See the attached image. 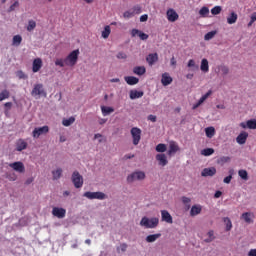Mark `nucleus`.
Listing matches in <instances>:
<instances>
[{"label": "nucleus", "mask_w": 256, "mask_h": 256, "mask_svg": "<svg viewBox=\"0 0 256 256\" xmlns=\"http://www.w3.org/2000/svg\"><path fill=\"white\" fill-rule=\"evenodd\" d=\"M159 225V218L153 217L148 218L144 216L140 221V226L145 227V229H155Z\"/></svg>", "instance_id": "obj_1"}, {"label": "nucleus", "mask_w": 256, "mask_h": 256, "mask_svg": "<svg viewBox=\"0 0 256 256\" xmlns=\"http://www.w3.org/2000/svg\"><path fill=\"white\" fill-rule=\"evenodd\" d=\"M77 61H79V49L72 51L66 58H65V65L67 67H75L77 65Z\"/></svg>", "instance_id": "obj_2"}, {"label": "nucleus", "mask_w": 256, "mask_h": 256, "mask_svg": "<svg viewBox=\"0 0 256 256\" xmlns=\"http://www.w3.org/2000/svg\"><path fill=\"white\" fill-rule=\"evenodd\" d=\"M31 95L32 97H47V92L45 91L43 84H35L31 91Z\"/></svg>", "instance_id": "obj_3"}, {"label": "nucleus", "mask_w": 256, "mask_h": 256, "mask_svg": "<svg viewBox=\"0 0 256 256\" xmlns=\"http://www.w3.org/2000/svg\"><path fill=\"white\" fill-rule=\"evenodd\" d=\"M146 175L143 171H135L127 176V182L133 183L134 181H143Z\"/></svg>", "instance_id": "obj_4"}, {"label": "nucleus", "mask_w": 256, "mask_h": 256, "mask_svg": "<svg viewBox=\"0 0 256 256\" xmlns=\"http://www.w3.org/2000/svg\"><path fill=\"white\" fill-rule=\"evenodd\" d=\"M83 197H86V199H99L100 201H103V199H107V196L103 192H85L83 194Z\"/></svg>", "instance_id": "obj_5"}, {"label": "nucleus", "mask_w": 256, "mask_h": 256, "mask_svg": "<svg viewBox=\"0 0 256 256\" xmlns=\"http://www.w3.org/2000/svg\"><path fill=\"white\" fill-rule=\"evenodd\" d=\"M72 183L76 189L83 187V176L78 171H74L72 174Z\"/></svg>", "instance_id": "obj_6"}, {"label": "nucleus", "mask_w": 256, "mask_h": 256, "mask_svg": "<svg viewBox=\"0 0 256 256\" xmlns=\"http://www.w3.org/2000/svg\"><path fill=\"white\" fill-rule=\"evenodd\" d=\"M130 133L133 145H138L141 142V128L133 127Z\"/></svg>", "instance_id": "obj_7"}, {"label": "nucleus", "mask_w": 256, "mask_h": 256, "mask_svg": "<svg viewBox=\"0 0 256 256\" xmlns=\"http://www.w3.org/2000/svg\"><path fill=\"white\" fill-rule=\"evenodd\" d=\"M46 133H49V126L35 128L32 132V136L34 139H39L41 135H46Z\"/></svg>", "instance_id": "obj_8"}, {"label": "nucleus", "mask_w": 256, "mask_h": 256, "mask_svg": "<svg viewBox=\"0 0 256 256\" xmlns=\"http://www.w3.org/2000/svg\"><path fill=\"white\" fill-rule=\"evenodd\" d=\"M9 167H11V169L17 173H25V164H23L21 161L10 163Z\"/></svg>", "instance_id": "obj_9"}, {"label": "nucleus", "mask_w": 256, "mask_h": 256, "mask_svg": "<svg viewBox=\"0 0 256 256\" xmlns=\"http://www.w3.org/2000/svg\"><path fill=\"white\" fill-rule=\"evenodd\" d=\"M166 17L170 23H175L179 19V14L173 8H169L166 12Z\"/></svg>", "instance_id": "obj_10"}, {"label": "nucleus", "mask_w": 256, "mask_h": 256, "mask_svg": "<svg viewBox=\"0 0 256 256\" xmlns=\"http://www.w3.org/2000/svg\"><path fill=\"white\" fill-rule=\"evenodd\" d=\"M66 214L67 210H65V208L54 207L52 209V215L58 219H63Z\"/></svg>", "instance_id": "obj_11"}, {"label": "nucleus", "mask_w": 256, "mask_h": 256, "mask_svg": "<svg viewBox=\"0 0 256 256\" xmlns=\"http://www.w3.org/2000/svg\"><path fill=\"white\" fill-rule=\"evenodd\" d=\"M43 67V60L41 58H35L32 62V71L33 73H39Z\"/></svg>", "instance_id": "obj_12"}, {"label": "nucleus", "mask_w": 256, "mask_h": 256, "mask_svg": "<svg viewBox=\"0 0 256 256\" xmlns=\"http://www.w3.org/2000/svg\"><path fill=\"white\" fill-rule=\"evenodd\" d=\"M131 35H132V37H137V35H138L139 38L141 39V41H147L149 39L148 34H146L145 32H143L141 30H138V29H132Z\"/></svg>", "instance_id": "obj_13"}, {"label": "nucleus", "mask_w": 256, "mask_h": 256, "mask_svg": "<svg viewBox=\"0 0 256 256\" xmlns=\"http://www.w3.org/2000/svg\"><path fill=\"white\" fill-rule=\"evenodd\" d=\"M240 219H243L245 223L251 225V223H253V219H255V214H253L252 212H244L242 213Z\"/></svg>", "instance_id": "obj_14"}, {"label": "nucleus", "mask_w": 256, "mask_h": 256, "mask_svg": "<svg viewBox=\"0 0 256 256\" xmlns=\"http://www.w3.org/2000/svg\"><path fill=\"white\" fill-rule=\"evenodd\" d=\"M146 61L150 67H153L157 61H159V54L151 53L146 57Z\"/></svg>", "instance_id": "obj_15"}, {"label": "nucleus", "mask_w": 256, "mask_h": 256, "mask_svg": "<svg viewBox=\"0 0 256 256\" xmlns=\"http://www.w3.org/2000/svg\"><path fill=\"white\" fill-rule=\"evenodd\" d=\"M249 137V133L242 131L237 137L236 142L238 145H245L247 143V138Z\"/></svg>", "instance_id": "obj_16"}, {"label": "nucleus", "mask_w": 256, "mask_h": 256, "mask_svg": "<svg viewBox=\"0 0 256 256\" xmlns=\"http://www.w3.org/2000/svg\"><path fill=\"white\" fill-rule=\"evenodd\" d=\"M217 173V169L215 167L204 168L201 172L202 177H213Z\"/></svg>", "instance_id": "obj_17"}, {"label": "nucleus", "mask_w": 256, "mask_h": 256, "mask_svg": "<svg viewBox=\"0 0 256 256\" xmlns=\"http://www.w3.org/2000/svg\"><path fill=\"white\" fill-rule=\"evenodd\" d=\"M161 83L164 87H167V85H171V83H173V78L169 75V73L165 72L162 74Z\"/></svg>", "instance_id": "obj_18"}, {"label": "nucleus", "mask_w": 256, "mask_h": 256, "mask_svg": "<svg viewBox=\"0 0 256 256\" xmlns=\"http://www.w3.org/2000/svg\"><path fill=\"white\" fill-rule=\"evenodd\" d=\"M162 221H165V223H173V216L169 213L167 210L161 211Z\"/></svg>", "instance_id": "obj_19"}, {"label": "nucleus", "mask_w": 256, "mask_h": 256, "mask_svg": "<svg viewBox=\"0 0 256 256\" xmlns=\"http://www.w3.org/2000/svg\"><path fill=\"white\" fill-rule=\"evenodd\" d=\"M156 160L158 161L161 167H165L169 161L167 160V156L165 154H157Z\"/></svg>", "instance_id": "obj_20"}, {"label": "nucleus", "mask_w": 256, "mask_h": 256, "mask_svg": "<svg viewBox=\"0 0 256 256\" xmlns=\"http://www.w3.org/2000/svg\"><path fill=\"white\" fill-rule=\"evenodd\" d=\"M27 145L28 144L24 139H18L16 142V151H25Z\"/></svg>", "instance_id": "obj_21"}, {"label": "nucleus", "mask_w": 256, "mask_h": 256, "mask_svg": "<svg viewBox=\"0 0 256 256\" xmlns=\"http://www.w3.org/2000/svg\"><path fill=\"white\" fill-rule=\"evenodd\" d=\"M179 151V145H177V142L172 141L169 144V150H168V155H173Z\"/></svg>", "instance_id": "obj_22"}, {"label": "nucleus", "mask_w": 256, "mask_h": 256, "mask_svg": "<svg viewBox=\"0 0 256 256\" xmlns=\"http://www.w3.org/2000/svg\"><path fill=\"white\" fill-rule=\"evenodd\" d=\"M200 70L202 73H209V60L207 58L201 60Z\"/></svg>", "instance_id": "obj_23"}, {"label": "nucleus", "mask_w": 256, "mask_h": 256, "mask_svg": "<svg viewBox=\"0 0 256 256\" xmlns=\"http://www.w3.org/2000/svg\"><path fill=\"white\" fill-rule=\"evenodd\" d=\"M143 95H145V93L143 91H139V90H131L130 91V99H132V100L141 99V97H143Z\"/></svg>", "instance_id": "obj_24"}, {"label": "nucleus", "mask_w": 256, "mask_h": 256, "mask_svg": "<svg viewBox=\"0 0 256 256\" xmlns=\"http://www.w3.org/2000/svg\"><path fill=\"white\" fill-rule=\"evenodd\" d=\"M124 81H126L127 85H137V83H139V78L135 76H125Z\"/></svg>", "instance_id": "obj_25"}, {"label": "nucleus", "mask_w": 256, "mask_h": 256, "mask_svg": "<svg viewBox=\"0 0 256 256\" xmlns=\"http://www.w3.org/2000/svg\"><path fill=\"white\" fill-rule=\"evenodd\" d=\"M145 73H147V69L145 68V66H136L133 68V74L134 75H145Z\"/></svg>", "instance_id": "obj_26"}, {"label": "nucleus", "mask_w": 256, "mask_h": 256, "mask_svg": "<svg viewBox=\"0 0 256 256\" xmlns=\"http://www.w3.org/2000/svg\"><path fill=\"white\" fill-rule=\"evenodd\" d=\"M115 109L113 107L109 106H101V112L104 117H107V115H111V113H114Z\"/></svg>", "instance_id": "obj_27"}, {"label": "nucleus", "mask_w": 256, "mask_h": 256, "mask_svg": "<svg viewBox=\"0 0 256 256\" xmlns=\"http://www.w3.org/2000/svg\"><path fill=\"white\" fill-rule=\"evenodd\" d=\"M205 133H206V137H208V139H213V137H215V127L210 126L205 128Z\"/></svg>", "instance_id": "obj_28"}, {"label": "nucleus", "mask_w": 256, "mask_h": 256, "mask_svg": "<svg viewBox=\"0 0 256 256\" xmlns=\"http://www.w3.org/2000/svg\"><path fill=\"white\" fill-rule=\"evenodd\" d=\"M62 175H63V169H61V168H58V169L52 171V177H53L54 181L61 179Z\"/></svg>", "instance_id": "obj_29"}, {"label": "nucleus", "mask_w": 256, "mask_h": 256, "mask_svg": "<svg viewBox=\"0 0 256 256\" xmlns=\"http://www.w3.org/2000/svg\"><path fill=\"white\" fill-rule=\"evenodd\" d=\"M201 210H202L201 206H197V205L192 206L190 210L191 217H195L199 215L201 213Z\"/></svg>", "instance_id": "obj_30"}, {"label": "nucleus", "mask_w": 256, "mask_h": 256, "mask_svg": "<svg viewBox=\"0 0 256 256\" xmlns=\"http://www.w3.org/2000/svg\"><path fill=\"white\" fill-rule=\"evenodd\" d=\"M159 237H161V233L148 235V236L146 237V242H147V243H155V241H156L157 239H159Z\"/></svg>", "instance_id": "obj_31"}, {"label": "nucleus", "mask_w": 256, "mask_h": 256, "mask_svg": "<svg viewBox=\"0 0 256 256\" xmlns=\"http://www.w3.org/2000/svg\"><path fill=\"white\" fill-rule=\"evenodd\" d=\"M22 41H23V37H21V35H15L13 36V39H12V45H14V47H19Z\"/></svg>", "instance_id": "obj_32"}, {"label": "nucleus", "mask_w": 256, "mask_h": 256, "mask_svg": "<svg viewBox=\"0 0 256 256\" xmlns=\"http://www.w3.org/2000/svg\"><path fill=\"white\" fill-rule=\"evenodd\" d=\"M237 13H235V12H232L231 14H230V16H228V18H227V23L229 24V25H233L234 23H237Z\"/></svg>", "instance_id": "obj_33"}, {"label": "nucleus", "mask_w": 256, "mask_h": 256, "mask_svg": "<svg viewBox=\"0 0 256 256\" xmlns=\"http://www.w3.org/2000/svg\"><path fill=\"white\" fill-rule=\"evenodd\" d=\"M110 35H111V26L107 25L104 27V30L102 31V38L109 39Z\"/></svg>", "instance_id": "obj_34"}, {"label": "nucleus", "mask_w": 256, "mask_h": 256, "mask_svg": "<svg viewBox=\"0 0 256 256\" xmlns=\"http://www.w3.org/2000/svg\"><path fill=\"white\" fill-rule=\"evenodd\" d=\"M213 153H215V149L213 148H205L201 151V155H203L204 157H209L213 155Z\"/></svg>", "instance_id": "obj_35"}, {"label": "nucleus", "mask_w": 256, "mask_h": 256, "mask_svg": "<svg viewBox=\"0 0 256 256\" xmlns=\"http://www.w3.org/2000/svg\"><path fill=\"white\" fill-rule=\"evenodd\" d=\"M73 123H75V117L73 116L62 121V125H64V127H70V125H73Z\"/></svg>", "instance_id": "obj_36"}, {"label": "nucleus", "mask_w": 256, "mask_h": 256, "mask_svg": "<svg viewBox=\"0 0 256 256\" xmlns=\"http://www.w3.org/2000/svg\"><path fill=\"white\" fill-rule=\"evenodd\" d=\"M223 221L226 225V231H231L233 229V223L231 222V219L229 217L223 218Z\"/></svg>", "instance_id": "obj_37"}, {"label": "nucleus", "mask_w": 256, "mask_h": 256, "mask_svg": "<svg viewBox=\"0 0 256 256\" xmlns=\"http://www.w3.org/2000/svg\"><path fill=\"white\" fill-rule=\"evenodd\" d=\"M10 93L9 90H3L2 92H0V101H5V99H9L10 97Z\"/></svg>", "instance_id": "obj_38"}, {"label": "nucleus", "mask_w": 256, "mask_h": 256, "mask_svg": "<svg viewBox=\"0 0 256 256\" xmlns=\"http://www.w3.org/2000/svg\"><path fill=\"white\" fill-rule=\"evenodd\" d=\"M208 238H206L204 241L205 243H211V241H213L215 239V232L213 230H210L207 233Z\"/></svg>", "instance_id": "obj_39"}, {"label": "nucleus", "mask_w": 256, "mask_h": 256, "mask_svg": "<svg viewBox=\"0 0 256 256\" xmlns=\"http://www.w3.org/2000/svg\"><path fill=\"white\" fill-rule=\"evenodd\" d=\"M157 153H165L167 151V145L160 143L156 146Z\"/></svg>", "instance_id": "obj_40"}, {"label": "nucleus", "mask_w": 256, "mask_h": 256, "mask_svg": "<svg viewBox=\"0 0 256 256\" xmlns=\"http://www.w3.org/2000/svg\"><path fill=\"white\" fill-rule=\"evenodd\" d=\"M239 177L243 179L244 181H247L249 179V174L247 173V170H239L238 171Z\"/></svg>", "instance_id": "obj_41"}, {"label": "nucleus", "mask_w": 256, "mask_h": 256, "mask_svg": "<svg viewBox=\"0 0 256 256\" xmlns=\"http://www.w3.org/2000/svg\"><path fill=\"white\" fill-rule=\"evenodd\" d=\"M199 15L201 17H207L209 15V8H207V6H204L202 7L200 10H199Z\"/></svg>", "instance_id": "obj_42"}, {"label": "nucleus", "mask_w": 256, "mask_h": 256, "mask_svg": "<svg viewBox=\"0 0 256 256\" xmlns=\"http://www.w3.org/2000/svg\"><path fill=\"white\" fill-rule=\"evenodd\" d=\"M215 35H217L216 31H210L205 34L204 39H205V41H211V39H213V37H215Z\"/></svg>", "instance_id": "obj_43"}, {"label": "nucleus", "mask_w": 256, "mask_h": 256, "mask_svg": "<svg viewBox=\"0 0 256 256\" xmlns=\"http://www.w3.org/2000/svg\"><path fill=\"white\" fill-rule=\"evenodd\" d=\"M182 203L187 207V209H190L191 207V198L189 197H182Z\"/></svg>", "instance_id": "obj_44"}, {"label": "nucleus", "mask_w": 256, "mask_h": 256, "mask_svg": "<svg viewBox=\"0 0 256 256\" xmlns=\"http://www.w3.org/2000/svg\"><path fill=\"white\" fill-rule=\"evenodd\" d=\"M248 129H256V119H251L247 121Z\"/></svg>", "instance_id": "obj_45"}, {"label": "nucleus", "mask_w": 256, "mask_h": 256, "mask_svg": "<svg viewBox=\"0 0 256 256\" xmlns=\"http://www.w3.org/2000/svg\"><path fill=\"white\" fill-rule=\"evenodd\" d=\"M55 65H56V67H65V65H67V64H65V59L57 58L55 60Z\"/></svg>", "instance_id": "obj_46"}, {"label": "nucleus", "mask_w": 256, "mask_h": 256, "mask_svg": "<svg viewBox=\"0 0 256 256\" xmlns=\"http://www.w3.org/2000/svg\"><path fill=\"white\" fill-rule=\"evenodd\" d=\"M124 19H131V17H135V14H133V10H127L123 13Z\"/></svg>", "instance_id": "obj_47"}, {"label": "nucleus", "mask_w": 256, "mask_h": 256, "mask_svg": "<svg viewBox=\"0 0 256 256\" xmlns=\"http://www.w3.org/2000/svg\"><path fill=\"white\" fill-rule=\"evenodd\" d=\"M131 10L134 15H140L142 8L139 5H135L134 7L131 8Z\"/></svg>", "instance_id": "obj_48"}, {"label": "nucleus", "mask_w": 256, "mask_h": 256, "mask_svg": "<svg viewBox=\"0 0 256 256\" xmlns=\"http://www.w3.org/2000/svg\"><path fill=\"white\" fill-rule=\"evenodd\" d=\"M37 27V23L33 20L28 22L27 31H33Z\"/></svg>", "instance_id": "obj_49"}, {"label": "nucleus", "mask_w": 256, "mask_h": 256, "mask_svg": "<svg viewBox=\"0 0 256 256\" xmlns=\"http://www.w3.org/2000/svg\"><path fill=\"white\" fill-rule=\"evenodd\" d=\"M219 70L221 71L222 75H228L229 74V67L225 65L219 66Z\"/></svg>", "instance_id": "obj_50"}, {"label": "nucleus", "mask_w": 256, "mask_h": 256, "mask_svg": "<svg viewBox=\"0 0 256 256\" xmlns=\"http://www.w3.org/2000/svg\"><path fill=\"white\" fill-rule=\"evenodd\" d=\"M221 10V6H215L211 9V13L212 15H219V13H221Z\"/></svg>", "instance_id": "obj_51"}, {"label": "nucleus", "mask_w": 256, "mask_h": 256, "mask_svg": "<svg viewBox=\"0 0 256 256\" xmlns=\"http://www.w3.org/2000/svg\"><path fill=\"white\" fill-rule=\"evenodd\" d=\"M187 67H189V69H191V68H193V67H195L196 69L199 68V66H197V64L195 63V60H193V59H190V60L188 61Z\"/></svg>", "instance_id": "obj_52"}, {"label": "nucleus", "mask_w": 256, "mask_h": 256, "mask_svg": "<svg viewBox=\"0 0 256 256\" xmlns=\"http://www.w3.org/2000/svg\"><path fill=\"white\" fill-rule=\"evenodd\" d=\"M16 76L18 77V79H27V75H25V72L21 70L16 72Z\"/></svg>", "instance_id": "obj_53"}, {"label": "nucleus", "mask_w": 256, "mask_h": 256, "mask_svg": "<svg viewBox=\"0 0 256 256\" xmlns=\"http://www.w3.org/2000/svg\"><path fill=\"white\" fill-rule=\"evenodd\" d=\"M17 7H19V1H15L8 9L9 13H11L12 11H15V9H17Z\"/></svg>", "instance_id": "obj_54"}, {"label": "nucleus", "mask_w": 256, "mask_h": 256, "mask_svg": "<svg viewBox=\"0 0 256 256\" xmlns=\"http://www.w3.org/2000/svg\"><path fill=\"white\" fill-rule=\"evenodd\" d=\"M117 59H127V54H125V52H119L117 54Z\"/></svg>", "instance_id": "obj_55"}, {"label": "nucleus", "mask_w": 256, "mask_h": 256, "mask_svg": "<svg viewBox=\"0 0 256 256\" xmlns=\"http://www.w3.org/2000/svg\"><path fill=\"white\" fill-rule=\"evenodd\" d=\"M228 161H231V158L229 156H223L220 158L221 163H228Z\"/></svg>", "instance_id": "obj_56"}, {"label": "nucleus", "mask_w": 256, "mask_h": 256, "mask_svg": "<svg viewBox=\"0 0 256 256\" xmlns=\"http://www.w3.org/2000/svg\"><path fill=\"white\" fill-rule=\"evenodd\" d=\"M148 121H151L152 123H155L157 121V116L150 114L148 116Z\"/></svg>", "instance_id": "obj_57"}, {"label": "nucleus", "mask_w": 256, "mask_h": 256, "mask_svg": "<svg viewBox=\"0 0 256 256\" xmlns=\"http://www.w3.org/2000/svg\"><path fill=\"white\" fill-rule=\"evenodd\" d=\"M205 98L201 97L198 101V103L194 106V109H197V107H199L202 103H205Z\"/></svg>", "instance_id": "obj_58"}, {"label": "nucleus", "mask_w": 256, "mask_h": 256, "mask_svg": "<svg viewBox=\"0 0 256 256\" xmlns=\"http://www.w3.org/2000/svg\"><path fill=\"white\" fill-rule=\"evenodd\" d=\"M205 98L201 97L198 101V103L194 106V109H197V107H199L202 103H205Z\"/></svg>", "instance_id": "obj_59"}, {"label": "nucleus", "mask_w": 256, "mask_h": 256, "mask_svg": "<svg viewBox=\"0 0 256 256\" xmlns=\"http://www.w3.org/2000/svg\"><path fill=\"white\" fill-rule=\"evenodd\" d=\"M205 98L201 97L198 101V103L194 106V109H197V107H199L202 103H205Z\"/></svg>", "instance_id": "obj_60"}, {"label": "nucleus", "mask_w": 256, "mask_h": 256, "mask_svg": "<svg viewBox=\"0 0 256 256\" xmlns=\"http://www.w3.org/2000/svg\"><path fill=\"white\" fill-rule=\"evenodd\" d=\"M119 249H120L123 253H125V251H127V244H125V243L121 244L120 247L118 248V251H119Z\"/></svg>", "instance_id": "obj_61"}, {"label": "nucleus", "mask_w": 256, "mask_h": 256, "mask_svg": "<svg viewBox=\"0 0 256 256\" xmlns=\"http://www.w3.org/2000/svg\"><path fill=\"white\" fill-rule=\"evenodd\" d=\"M231 179H233V176L229 175V176L225 177L223 181H224V183L229 184V183H231Z\"/></svg>", "instance_id": "obj_62"}, {"label": "nucleus", "mask_w": 256, "mask_h": 256, "mask_svg": "<svg viewBox=\"0 0 256 256\" xmlns=\"http://www.w3.org/2000/svg\"><path fill=\"white\" fill-rule=\"evenodd\" d=\"M147 19H149V16L147 14H144L140 17V22L145 23V21H147Z\"/></svg>", "instance_id": "obj_63"}, {"label": "nucleus", "mask_w": 256, "mask_h": 256, "mask_svg": "<svg viewBox=\"0 0 256 256\" xmlns=\"http://www.w3.org/2000/svg\"><path fill=\"white\" fill-rule=\"evenodd\" d=\"M248 256H256V248L250 249V251L248 252Z\"/></svg>", "instance_id": "obj_64"}]
</instances>
